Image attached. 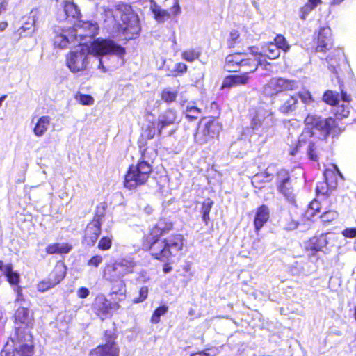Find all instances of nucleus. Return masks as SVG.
Wrapping results in <instances>:
<instances>
[{"instance_id":"17","label":"nucleus","mask_w":356,"mask_h":356,"mask_svg":"<svg viewBox=\"0 0 356 356\" xmlns=\"http://www.w3.org/2000/svg\"><path fill=\"white\" fill-rule=\"evenodd\" d=\"M72 29H56L55 31L56 35L54 39V44L55 47L64 49L67 47L70 44H76V38L73 33H71Z\"/></svg>"},{"instance_id":"30","label":"nucleus","mask_w":356,"mask_h":356,"mask_svg":"<svg viewBox=\"0 0 356 356\" xmlns=\"http://www.w3.org/2000/svg\"><path fill=\"white\" fill-rule=\"evenodd\" d=\"M172 227V223L165 219L159 220L152 229L154 236H161L168 232Z\"/></svg>"},{"instance_id":"19","label":"nucleus","mask_w":356,"mask_h":356,"mask_svg":"<svg viewBox=\"0 0 356 356\" xmlns=\"http://www.w3.org/2000/svg\"><path fill=\"white\" fill-rule=\"evenodd\" d=\"M332 237H334V236H329L328 234L312 237L308 241L306 248L307 250L314 252L323 251V248H326Z\"/></svg>"},{"instance_id":"10","label":"nucleus","mask_w":356,"mask_h":356,"mask_svg":"<svg viewBox=\"0 0 356 356\" xmlns=\"http://www.w3.org/2000/svg\"><path fill=\"white\" fill-rule=\"evenodd\" d=\"M71 29L70 31L74 33L76 42L79 45H83L86 38H92L97 34L99 26L96 22L79 20Z\"/></svg>"},{"instance_id":"18","label":"nucleus","mask_w":356,"mask_h":356,"mask_svg":"<svg viewBox=\"0 0 356 356\" xmlns=\"http://www.w3.org/2000/svg\"><path fill=\"white\" fill-rule=\"evenodd\" d=\"M332 46L333 39L330 28L328 26L321 28L317 38L316 51L325 52L330 49Z\"/></svg>"},{"instance_id":"42","label":"nucleus","mask_w":356,"mask_h":356,"mask_svg":"<svg viewBox=\"0 0 356 356\" xmlns=\"http://www.w3.org/2000/svg\"><path fill=\"white\" fill-rule=\"evenodd\" d=\"M168 311V307L161 306L158 307L153 313L151 321L153 323H158L160 321V317L164 315Z\"/></svg>"},{"instance_id":"7","label":"nucleus","mask_w":356,"mask_h":356,"mask_svg":"<svg viewBox=\"0 0 356 356\" xmlns=\"http://www.w3.org/2000/svg\"><path fill=\"white\" fill-rule=\"evenodd\" d=\"M250 128L253 131H265L275 122L273 112L264 104L250 109Z\"/></svg>"},{"instance_id":"13","label":"nucleus","mask_w":356,"mask_h":356,"mask_svg":"<svg viewBox=\"0 0 356 356\" xmlns=\"http://www.w3.org/2000/svg\"><path fill=\"white\" fill-rule=\"evenodd\" d=\"M89 356H119V347L113 336H106V342L92 350Z\"/></svg>"},{"instance_id":"48","label":"nucleus","mask_w":356,"mask_h":356,"mask_svg":"<svg viewBox=\"0 0 356 356\" xmlns=\"http://www.w3.org/2000/svg\"><path fill=\"white\" fill-rule=\"evenodd\" d=\"M262 178L265 179L264 181L268 182L271 181L273 176L270 175L268 172H265L261 174H257L253 177L252 179V184L254 185L256 183L261 180Z\"/></svg>"},{"instance_id":"34","label":"nucleus","mask_w":356,"mask_h":356,"mask_svg":"<svg viewBox=\"0 0 356 356\" xmlns=\"http://www.w3.org/2000/svg\"><path fill=\"white\" fill-rule=\"evenodd\" d=\"M44 12L42 9L39 8H33L29 15L28 19L29 22H26V24H31V26H36V24L40 22L44 18Z\"/></svg>"},{"instance_id":"56","label":"nucleus","mask_w":356,"mask_h":356,"mask_svg":"<svg viewBox=\"0 0 356 356\" xmlns=\"http://www.w3.org/2000/svg\"><path fill=\"white\" fill-rule=\"evenodd\" d=\"M342 234L346 238H353L356 236V229L346 228L342 232Z\"/></svg>"},{"instance_id":"22","label":"nucleus","mask_w":356,"mask_h":356,"mask_svg":"<svg viewBox=\"0 0 356 356\" xmlns=\"http://www.w3.org/2000/svg\"><path fill=\"white\" fill-rule=\"evenodd\" d=\"M269 216V209L266 205H261L257 209L254 220V225L257 232L268 221Z\"/></svg>"},{"instance_id":"43","label":"nucleus","mask_w":356,"mask_h":356,"mask_svg":"<svg viewBox=\"0 0 356 356\" xmlns=\"http://www.w3.org/2000/svg\"><path fill=\"white\" fill-rule=\"evenodd\" d=\"M156 134L155 124L153 122L149 123L143 129L142 136L147 139H152Z\"/></svg>"},{"instance_id":"23","label":"nucleus","mask_w":356,"mask_h":356,"mask_svg":"<svg viewBox=\"0 0 356 356\" xmlns=\"http://www.w3.org/2000/svg\"><path fill=\"white\" fill-rule=\"evenodd\" d=\"M51 118L43 115L38 118L33 127V131L36 137H42L50 127Z\"/></svg>"},{"instance_id":"64","label":"nucleus","mask_w":356,"mask_h":356,"mask_svg":"<svg viewBox=\"0 0 356 356\" xmlns=\"http://www.w3.org/2000/svg\"><path fill=\"white\" fill-rule=\"evenodd\" d=\"M172 270V267L170 266L168 264H165L163 267V272L165 273H168Z\"/></svg>"},{"instance_id":"49","label":"nucleus","mask_w":356,"mask_h":356,"mask_svg":"<svg viewBox=\"0 0 356 356\" xmlns=\"http://www.w3.org/2000/svg\"><path fill=\"white\" fill-rule=\"evenodd\" d=\"M53 287H54V285L48 280V278L40 282L37 285L38 290L41 292H44Z\"/></svg>"},{"instance_id":"59","label":"nucleus","mask_w":356,"mask_h":356,"mask_svg":"<svg viewBox=\"0 0 356 356\" xmlns=\"http://www.w3.org/2000/svg\"><path fill=\"white\" fill-rule=\"evenodd\" d=\"M187 70V65L184 63H177L175 65V71L176 72H180V73H184L185 72H186Z\"/></svg>"},{"instance_id":"12","label":"nucleus","mask_w":356,"mask_h":356,"mask_svg":"<svg viewBox=\"0 0 356 356\" xmlns=\"http://www.w3.org/2000/svg\"><path fill=\"white\" fill-rule=\"evenodd\" d=\"M297 88L295 81L283 78H273L264 86V92L266 95L273 96L285 90H292Z\"/></svg>"},{"instance_id":"5","label":"nucleus","mask_w":356,"mask_h":356,"mask_svg":"<svg viewBox=\"0 0 356 356\" xmlns=\"http://www.w3.org/2000/svg\"><path fill=\"white\" fill-rule=\"evenodd\" d=\"M113 15L115 20L122 22L119 24V31L122 33L125 39H132L139 34L140 31L139 19L130 6L118 5Z\"/></svg>"},{"instance_id":"51","label":"nucleus","mask_w":356,"mask_h":356,"mask_svg":"<svg viewBox=\"0 0 356 356\" xmlns=\"http://www.w3.org/2000/svg\"><path fill=\"white\" fill-rule=\"evenodd\" d=\"M338 216L337 211L334 210H329L327 211L324 212L321 215V219L323 222H331L336 219Z\"/></svg>"},{"instance_id":"2","label":"nucleus","mask_w":356,"mask_h":356,"mask_svg":"<svg viewBox=\"0 0 356 356\" xmlns=\"http://www.w3.org/2000/svg\"><path fill=\"white\" fill-rule=\"evenodd\" d=\"M15 332L0 353L1 356H33V344L29 328L34 323L33 313L26 307H19L15 314Z\"/></svg>"},{"instance_id":"40","label":"nucleus","mask_w":356,"mask_h":356,"mask_svg":"<svg viewBox=\"0 0 356 356\" xmlns=\"http://www.w3.org/2000/svg\"><path fill=\"white\" fill-rule=\"evenodd\" d=\"M200 55V51L195 49H188L182 52L181 57L188 62H193L195 59L198 58Z\"/></svg>"},{"instance_id":"37","label":"nucleus","mask_w":356,"mask_h":356,"mask_svg":"<svg viewBox=\"0 0 356 356\" xmlns=\"http://www.w3.org/2000/svg\"><path fill=\"white\" fill-rule=\"evenodd\" d=\"M320 2L321 0H309L307 3L300 8V17L305 20L308 14L314 10Z\"/></svg>"},{"instance_id":"62","label":"nucleus","mask_w":356,"mask_h":356,"mask_svg":"<svg viewBox=\"0 0 356 356\" xmlns=\"http://www.w3.org/2000/svg\"><path fill=\"white\" fill-rule=\"evenodd\" d=\"M7 6V0H2V1L0 2V14L6 10Z\"/></svg>"},{"instance_id":"15","label":"nucleus","mask_w":356,"mask_h":356,"mask_svg":"<svg viewBox=\"0 0 356 356\" xmlns=\"http://www.w3.org/2000/svg\"><path fill=\"white\" fill-rule=\"evenodd\" d=\"M136 264L131 258H124L115 261L111 266L113 276L121 278L129 273H133Z\"/></svg>"},{"instance_id":"21","label":"nucleus","mask_w":356,"mask_h":356,"mask_svg":"<svg viewBox=\"0 0 356 356\" xmlns=\"http://www.w3.org/2000/svg\"><path fill=\"white\" fill-rule=\"evenodd\" d=\"M245 60L243 53H235L226 57L225 68L229 72H237Z\"/></svg>"},{"instance_id":"16","label":"nucleus","mask_w":356,"mask_h":356,"mask_svg":"<svg viewBox=\"0 0 356 356\" xmlns=\"http://www.w3.org/2000/svg\"><path fill=\"white\" fill-rule=\"evenodd\" d=\"M117 307V304H112L105 296L102 294H99L95 298L92 305L94 312L101 318L106 316L113 309H116Z\"/></svg>"},{"instance_id":"8","label":"nucleus","mask_w":356,"mask_h":356,"mask_svg":"<svg viewBox=\"0 0 356 356\" xmlns=\"http://www.w3.org/2000/svg\"><path fill=\"white\" fill-rule=\"evenodd\" d=\"M280 50L273 42L264 45L261 51H259L258 47H250L248 52H246V74L257 70L261 56H265L269 59H275L280 56Z\"/></svg>"},{"instance_id":"50","label":"nucleus","mask_w":356,"mask_h":356,"mask_svg":"<svg viewBox=\"0 0 356 356\" xmlns=\"http://www.w3.org/2000/svg\"><path fill=\"white\" fill-rule=\"evenodd\" d=\"M299 222L289 217V219H285L284 221V229L289 231L294 230L298 228Z\"/></svg>"},{"instance_id":"31","label":"nucleus","mask_w":356,"mask_h":356,"mask_svg":"<svg viewBox=\"0 0 356 356\" xmlns=\"http://www.w3.org/2000/svg\"><path fill=\"white\" fill-rule=\"evenodd\" d=\"M71 249V245L67 243H52L46 247V252L49 254H67Z\"/></svg>"},{"instance_id":"52","label":"nucleus","mask_w":356,"mask_h":356,"mask_svg":"<svg viewBox=\"0 0 356 356\" xmlns=\"http://www.w3.org/2000/svg\"><path fill=\"white\" fill-rule=\"evenodd\" d=\"M329 190H331L330 188V186L325 181L318 183V184L316 186V193L318 195L321 194V195H327L328 192H329Z\"/></svg>"},{"instance_id":"54","label":"nucleus","mask_w":356,"mask_h":356,"mask_svg":"<svg viewBox=\"0 0 356 356\" xmlns=\"http://www.w3.org/2000/svg\"><path fill=\"white\" fill-rule=\"evenodd\" d=\"M103 261V258L100 255H95L90 258L88 261V266L98 267Z\"/></svg>"},{"instance_id":"26","label":"nucleus","mask_w":356,"mask_h":356,"mask_svg":"<svg viewBox=\"0 0 356 356\" xmlns=\"http://www.w3.org/2000/svg\"><path fill=\"white\" fill-rule=\"evenodd\" d=\"M337 174H338L341 178L343 179V175L335 165H333V169H326L324 171L323 175L325 180V181L328 184L330 189H334L337 186Z\"/></svg>"},{"instance_id":"14","label":"nucleus","mask_w":356,"mask_h":356,"mask_svg":"<svg viewBox=\"0 0 356 356\" xmlns=\"http://www.w3.org/2000/svg\"><path fill=\"white\" fill-rule=\"evenodd\" d=\"M94 219L87 225L85 231V241L88 245H92L95 243L101 233V217L103 212L97 211Z\"/></svg>"},{"instance_id":"55","label":"nucleus","mask_w":356,"mask_h":356,"mask_svg":"<svg viewBox=\"0 0 356 356\" xmlns=\"http://www.w3.org/2000/svg\"><path fill=\"white\" fill-rule=\"evenodd\" d=\"M217 353V349H208L205 351L193 353L191 356H215Z\"/></svg>"},{"instance_id":"58","label":"nucleus","mask_w":356,"mask_h":356,"mask_svg":"<svg viewBox=\"0 0 356 356\" xmlns=\"http://www.w3.org/2000/svg\"><path fill=\"white\" fill-rule=\"evenodd\" d=\"M239 33L237 31H232L230 33V40L229 42V47H234V43L236 42V40L238 38Z\"/></svg>"},{"instance_id":"29","label":"nucleus","mask_w":356,"mask_h":356,"mask_svg":"<svg viewBox=\"0 0 356 356\" xmlns=\"http://www.w3.org/2000/svg\"><path fill=\"white\" fill-rule=\"evenodd\" d=\"M297 104L298 96L291 95L286 97V99H283L279 108V111L284 114L291 113L296 109Z\"/></svg>"},{"instance_id":"63","label":"nucleus","mask_w":356,"mask_h":356,"mask_svg":"<svg viewBox=\"0 0 356 356\" xmlns=\"http://www.w3.org/2000/svg\"><path fill=\"white\" fill-rule=\"evenodd\" d=\"M309 207L312 209H314V210H316V211H318L319 209V202L316 200H314V201H312L310 204H309Z\"/></svg>"},{"instance_id":"11","label":"nucleus","mask_w":356,"mask_h":356,"mask_svg":"<svg viewBox=\"0 0 356 356\" xmlns=\"http://www.w3.org/2000/svg\"><path fill=\"white\" fill-rule=\"evenodd\" d=\"M277 188L285 200L291 203L296 202V193L291 184L289 172L286 170H280L277 172Z\"/></svg>"},{"instance_id":"35","label":"nucleus","mask_w":356,"mask_h":356,"mask_svg":"<svg viewBox=\"0 0 356 356\" xmlns=\"http://www.w3.org/2000/svg\"><path fill=\"white\" fill-rule=\"evenodd\" d=\"M63 8L67 17L73 18L78 17L80 15V10L78 6L74 3L73 1L66 0L63 1Z\"/></svg>"},{"instance_id":"24","label":"nucleus","mask_w":356,"mask_h":356,"mask_svg":"<svg viewBox=\"0 0 356 356\" xmlns=\"http://www.w3.org/2000/svg\"><path fill=\"white\" fill-rule=\"evenodd\" d=\"M177 119L176 113L172 109L165 111L163 113L161 114L159 117L158 131H161L164 127L172 124Z\"/></svg>"},{"instance_id":"3","label":"nucleus","mask_w":356,"mask_h":356,"mask_svg":"<svg viewBox=\"0 0 356 356\" xmlns=\"http://www.w3.org/2000/svg\"><path fill=\"white\" fill-rule=\"evenodd\" d=\"M304 122L307 127L300 136L297 145L291 150L290 154L296 155L303 146H306L309 158L311 160L316 161L318 159L317 139L314 137V132L310 130L309 127L320 131L325 138L330 134L332 129L335 127V120L332 118L323 119L316 114H308Z\"/></svg>"},{"instance_id":"36","label":"nucleus","mask_w":356,"mask_h":356,"mask_svg":"<svg viewBox=\"0 0 356 356\" xmlns=\"http://www.w3.org/2000/svg\"><path fill=\"white\" fill-rule=\"evenodd\" d=\"M184 113L186 114V118H188L190 120H194L197 119L200 115L201 109L195 106L194 103L188 102L186 106Z\"/></svg>"},{"instance_id":"60","label":"nucleus","mask_w":356,"mask_h":356,"mask_svg":"<svg viewBox=\"0 0 356 356\" xmlns=\"http://www.w3.org/2000/svg\"><path fill=\"white\" fill-rule=\"evenodd\" d=\"M24 301V297L21 293V289L17 287V298L15 299V303L22 305V302Z\"/></svg>"},{"instance_id":"44","label":"nucleus","mask_w":356,"mask_h":356,"mask_svg":"<svg viewBox=\"0 0 356 356\" xmlns=\"http://www.w3.org/2000/svg\"><path fill=\"white\" fill-rule=\"evenodd\" d=\"M336 109H335V112H336V115L339 117V118H346L348 115L349 113H350V110H349V107H348V105L346 104H341V105H339V104L338 105L336 106Z\"/></svg>"},{"instance_id":"53","label":"nucleus","mask_w":356,"mask_h":356,"mask_svg":"<svg viewBox=\"0 0 356 356\" xmlns=\"http://www.w3.org/2000/svg\"><path fill=\"white\" fill-rule=\"evenodd\" d=\"M296 96H298V99H300L302 102L306 104H309L314 102L313 98L309 92L298 93V95H296Z\"/></svg>"},{"instance_id":"6","label":"nucleus","mask_w":356,"mask_h":356,"mask_svg":"<svg viewBox=\"0 0 356 356\" xmlns=\"http://www.w3.org/2000/svg\"><path fill=\"white\" fill-rule=\"evenodd\" d=\"M184 238L181 234L170 236L164 240H156L150 246L152 255L161 261H169L182 250Z\"/></svg>"},{"instance_id":"1","label":"nucleus","mask_w":356,"mask_h":356,"mask_svg":"<svg viewBox=\"0 0 356 356\" xmlns=\"http://www.w3.org/2000/svg\"><path fill=\"white\" fill-rule=\"evenodd\" d=\"M125 50L114 41L108 39L97 38L90 45H80L66 55V65L72 73L89 70L93 63L103 72L106 71L104 65L103 56L106 55L122 56Z\"/></svg>"},{"instance_id":"32","label":"nucleus","mask_w":356,"mask_h":356,"mask_svg":"<svg viewBox=\"0 0 356 356\" xmlns=\"http://www.w3.org/2000/svg\"><path fill=\"white\" fill-rule=\"evenodd\" d=\"M150 4V9L157 22H164L170 17V13L167 10L161 9V7L155 3V1H151Z\"/></svg>"},{"instance_id":"4","label":"nucleus","mask_w":356,"mask_h":356,"mask_svg":"<svg viewBox=\"0 0 356 356\" xmlns=\"http://www.w3.org/2000/svg\"><path fill=\"white\" fill-rule=\"evenodd\" d=\"M141 159L136 165H131L124 178V186L129 189L135 188L144 184L152 171L150 160L156 156L154 149H140Z\"/></svg>"},{"instance_id":"20","label":"nucleus","mask_w":356,"mask_h":356,"mask_svg":"<svg viewBox=\"0 0 356 356\" xmlns=\"http://www.w3.org/2000/svg\"><path fill=\"white\" fill-rule=\"evenodd\" d=\"M340 98L344 103H349L351 100L350 95L343 90H341V95L332 90H327L323 97V101L332 106L338 105L340 102Z\"/></svg>"},{"instance_id":"9","label":"nucleus","mask_w":356,"mask_h":356,"mask_svg":"<svg viewBox=\"0 0 356 356\" xmlns=\"http://www.w3.org/2000/svg\"><path fill=\"white\" fill-rule=\"evenodd\" d=\"M221 130L220 124L216 120H202L195 134V140L204 145L217 137Z\"/></svg>"},{"instance_id":"33","label":"nucleus","mask_w":356,"mask_h":356,"mask_svg":"<svg viewBox=\"0 0 356 356\" xmlns=\"http://www.w3.org/2000/svg\"><path fill=\"white\" fill-rule=\"evenodd\" d=\"M245 83V76L243 75H230L225 78L221 88H229Z\"/></svg>"},{"instance_id":"39","label":"nucleus","mask_w":356,"mask_h":356,"mask_svg":"<svg viewBox=\"0 0 356 356\" xmlns=\"http://www.w3.org/2000/svg\"><path fill=\"white\" fill-rule=\"evenodd\" d=\"M213 201L211 200H207L202 203V208H201V212L202 213V220L205 222L206 225L208 224V222L209 220V213L211 211V209L213 206Z\"/></svg>"},{"instance_id":"57","label":"nucleus","mask_w":356,"mask_h":356,"mask_svg":"<svg viewBox=\"0 0 356 356\" xmlns=\"http://www.w3.org/2000/svg\"><path fill=\"white\" fill-rule=\"evenodd\" d=\"M89 294L90 291L86 287L82 286L77 290V296L80 298H86Z\"/></svg>"},{"instance_id":"61","label":"nucleus","mask_w":356,"mask_h":356,"mask_svg":"<svg viewBox=\"0 0 356 356\" xmlns=\"http://www.w3.org/2000/svg\"><path fill=\"white\" fill-rule=\"evenodd\" d=\"M171 11L172 14L175 15H179L180 13L181 9L177 1H176L175 3L172 7Z\"/></svg>"},{"instance_id":"41","label":"nucleus","mask_w":356,"mask_h":356,"mask_svg":"<svg viewBox=\"0 0 356 356\" xmlns=\"http://www.w3.org/2000/svg\"><path fill=\"white\" fill-rule=\"evenodd\" d=\"M273 43L280 50L282 49L284 51H287L290 48L286 38L281 35H278L275 37Z\"/></svg>"},{"instance_id":"28","label":"nucleus","mask_w":356,"mask_h":356,"mask_svg":"<svg viewBox=\"0 0 356 356\" xmlns=\"http://www.w3.org/2000/svg\"><path fill=\"white\" fill-rule=\"evenodd\" d=\"M65 276V266L61 264H57L49 274L48 280L54 285L59 284Z\"/></svg>"},{"instance_id":"46","label":"nucleus","mask_w":356,"mask_h":356,"mask_svg":"<svg viewBox=\"0 0 356 356\" xmlns=\"http://www.w3.org/2000/svg\"><path fill=\"white\" fill-rule=\"evenodd\" d=\"M149 289L147 286H143L139 290V296L138 297L135 298L133 300L134 303H139L143 302L146 300L148 296Z\"/></svg>"},{"instance_id":"45","label":"nucleus","mask_w":356,"mask_h":356,"mask_svg":"<svg viewBox=\"0 0 356 356\" xmlns=\"http://www.w3.org/2000/svg\"><path fill=\"white\" fill-rule=\"evenodd\" d=\"M76 99L83 105H92L94 103V99L92 96L88 95L80 94L76 95Z\"/></svg>"},{"instance_id":"27","label":"nucleus","mask_w":356,"mask_h":356,"mask_svg":"<svg viewBox=\"0 0 356 356\" xmlns=\"http://www.w3.org/2000/svg\"><path fill=\"white\" fill-rule=\"evenodd\" d=\"M65 276V266L61 264H57L49 274L48 280L54 285L59 284Z\"/></svg>"},{"instance_id":"25","label":"nucleus","mask_w":356,"mask_h":356,"mask_svg":"<svg viewBox=\"0 0 356 356\" xmlns=\"http://www.w3.org/2000/svg\"><path fill=\"white\" fill-rule=\"evenodd\" d=\"M0 270L7 277L8 281L11 284H17L19 282V275L16 271L13 270V265L11 264H4L0 261Z\"/></svg>"},{"instance_id":"38","label":"nucleus","mask_w":356,"mask_h":356,"mask_svg":"<svg viewBox=\"0 0 356 356\" xmlns=\"http://www.w3.org/2000/svg\"><path fill=\"white\" fill-rule=\"evenodd\" d=\"M178 92L172 88H168L162 90L161 97L166 103H171L175 101Z\"/></svg>"},{"instance_id":"47","label":"nucleus","mask_w":356,"mask_h":356,"mask_svg":"<svg viewBox=\"0 0 356 356\" xmlns=\"http://www.w3.org/2000/svg\"><path fill=\"white\" fill-rule=\"evenodd\" d=\"M112 239L109 237H103L98 243V248L101 250H108L111 248Z\"/></svg>"}]
</instances>
